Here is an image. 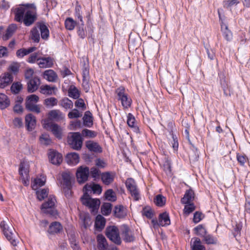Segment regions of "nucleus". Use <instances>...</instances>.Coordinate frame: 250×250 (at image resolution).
<instances>
[{"mask_svg":"<svg viewBox=\"0 0 250 250\" xmlns=\"http://www.w3.org/2000/svg\"><path fill=\"white\" fill-rule=\"evenodd\" d=\"M85 146L90 152L97 153H101L103 152L101 146L97 142L92 140L86 141Z\"/></svg>","mask_w":250,"mask_h":250,"instance_id":"obj_17","label":"nucleus"},{"mask_svg":"<svg viewBox=\"0 0 250 250\" xmlns=\"http://www.w3.org/2000/svg\"><path fill=\"white\" fill-rule=\"evenodd\" d=\"M60 105L65 109H71L73 107V104L71 100L68 98L65 97L60 101Z\"/></svg>","mask_w":250,"mask_h":250,"instance_id":"obj_57","label":"nucleus"},{"mask_svg":"<svg viewBox=\"0 0 250 250\" xmlns=\"http://www.w3.org/2000/svg\"><path fill=\"white\" fill-rule=\"evenodd\" d=\"M63 230V226L62 224L58 221H54L51 223L46 230V235L49 239L60 234Z\"/></svg>","mask_w":250,"mask_h":250,"instance_id":"obj_9","label":"nucleus"},{"mask_svg":"<svg viewBox=\"0 0 250 250\" xmlns=\"http://www.w3.org/2000/svg\"><path fill=\"white\" fill-rule=\"evenodd\" d=\"M41 92L43 94L51 95L53 90H57V87L55 86H51L48 84L42 85L41 88Z\"/></svg>","mask_w":250,"mask_h":250,"instance_id":"obj_49","label":"nucleus"},{"mask_svg":"<svg viewBox=\"0 0 250 250\" xmlns=\"http://www.w3.org/2000/svg\"><path fill=\"white\" fill-rule=\"evenodd\" d=\"M83 126L87 127H91L93 125V117L90 111H86L84 112L83 118Z\"/></svg>","mask_w":250,"mask_h":250,"instance_id":"obj_30","label":"nucleus"},{"mask_svg":"<svg viewBox=\"0 0 250 250\" xmlns=\"http://www.w3.org/2000/svg\"><path fill=\"white\" fill-rule=\"evenodd\" d=\"M194 200V192L191 189H187L184 196L181 199V203L182 204H186L189 202H192Z\"/></svg>","mask_w":250,"mask_h":250,"instance_id":"obj_29","label":"nucleus"},{"mask_svg":"<svg viewBox=\"0 0 250 250\" xmlns=\"http://www.w3.org/2000/svg\"><path fill=\"white\" fill-rule=\"evenodd\" d=\"M62 177L63 182V191L64 196L68 199L70 198L73 194L72 189L73 183L72 178L69 172H63L62 173Z\"/></svg>","mask_w":250,"mask_h":250,"instance_id":"obj_4","label":"nucleus"},{"mask_svg":"<svg viewBox=\"0 0 250 250\" xmlns=\"http://www.w3.org/2000/svg\"><path fill=\"white\" fill-rule=\"evenodd\" d=\"M93 194H100L103 190L102 187L99 184L92 182L90 188Z\"/></svg>","mask_w":250,"mask_h":250,"instance_id":"obj_64","label":"nucleus"},{"mask_svg":"<svg viewBox=\"0 0 250 250\" xmlns=\"http://www.w3.org/2000/svg\"><path fill=\"white\" fill-rule=\"evenodd\" d=\"M25 108L29 111L35 112L37 113L41 112V109L39 105L32 104H25Z\"/></svg>","mask_w":250,"mask_h":250,"instance_id":"obj_61","label":"nucleus"},{"mask_svg":"<svg viewBox=\"0 0 250 250\" xmlns=\"http://www.w3.org/2000/svg\"><path fill=\"white\" fill-rule=\"evenodd\" d=\"M239 0H227L223 2V7L227 9L231 10L233 6H235L240 3Z\"/></svg>","mask_w":250,"mask_h":250,"instance_id":"obj_54","label":"nucleus"},{"mask_svg":"<svg viewBox=\"0 0 250 250\" xmlns=\"http://www.w3.org/2000/svg\"><path fill=\"white\" fill-rule=\"evenodd\" d=\"M203 238V242L207 245H217L219 244L217 238L212 234L206 233Z\"/></svg>","mask_w":250,"mask_h":250,"instance_id":"obj_37","label":"nucleus"},{"mask_svg":"<svg viewBox=\"0 0 250 250\" xmlns=\"http://www.w3.org/2000/svg\"><path fill=\"white\" fill-rule=\"evenodd\" d=\"M0 228L3 234L6 239L10 242L13 246H17V242L15 239L13 237V233L11 231H9V227L4 221L1 222L0 224Z\"/></svg>","mask_w":250,"mask_h":250,"instance_id":"obj_13","label":"nucleus"},{"mask_svg":"<svg viewBox=\"0 0 250 250\" xmlns=\"http://www.w3.org/2000/svg\"><path fill=\"white\" fill-rule=\"evenodd\" d=\"M43 77L48 82H54L57 78V75L53 70L48 69L43 72Z\"/></svg>","mask_w":250,"mask_h":250,"instance_id":"obj_36","label":"nucleus"},{"mask_svg":"<svg viewBox=\"0 0 250 250\" xmlns=\"http://www.w3.org/2000/svg\"><path fill=\"white\" fill-rule=\"evenodd\" d=\"M81 134L82 137L83 136L85 138H93L96 137L97 133L95 131L84 128L82 130Z\"/></svg>","mask_w":250,"mask_h":250,"instance_id":"obj_59","label":"nucleus"},{"mask_svg":"<svg viewBox=\"0 0 250 250\" xmlns=\"http://www.w3.org/2000/svg\"><path fill=\"white\" fill-rule=\"evenodd\" d=\"M78 21L71 17H67L64 21L65 28L68 30H73L77 25Z\"/></svg>","mask_w":250,"mask_h":250,"instance_id":"obj_38","label":"nucleus"},{"mask_svg":"<svg viewBox=\"0 0 250 250\" xmlns=\"http://www.w3.org/2000/svg\"><path fill=\"white\" fill-rule=\"evenodd\" d=\"M24 16L20 23H23L26 26H30L32 25L37 20V8L35 10L29 9Z\"/></svg>","mask_w":250,"mask_h":250,"instance_id":"obj_10","label":"nucleus"},{"mask_svg":"<svg viewBox=\"0 0 250 250\" xmlns=\"http://www.w3.org/2000/svg\"><path fill=\"white\" fill-rule=\"evenodd\" d=\"M89 168L86 166H81L76 170V177L78 183L81 185L88 181L89 177Z\"/></svg>","mask_w":250,"mask_h":250,"instance_id":"obj_7","label":"nucleus"},{"mask_svg":"<svg viewBox=\"0 0 250 250\" xmlns=\"http://www.w3.org/2000/svg\"><path fill=\"white\" fill-rule=\"evenodd\" d=\"M141 213L143 216H145L149 219H152L155 215L154 211L149 206H146L143 207Z\"/></svg>","mask_w":250,"mask_h":250,"instance_id":"obj_39","label":"nucleus"},{"mask_svg":"<svg viewBox=\"0 0 250 250\" xmlns=\"http://www.w3.org/2000/svg\"><path fill=\"white\" fill-rule=\"evenodd\" d=\"M68 241L73 250H81L79 243L76 241L74 234L70 235V237L68 238Z\"/></svg>","mask_w":250,"mask_h":250,"instance_id":"obj_56","label":"nucleus"},{"mask_svg":"<svg viewBox=\"0 0 250 250\" xmlns=\"http://www.w3.org/2000/svg\"><path fill=\"white\" fill-rule=\"evenodd\" d=\"M100 204L101 201L99 199L92 198L87 207L90 209V211L92 214L95 215L98 212Z\"/></svg>","mask_w":250,"mask_h":250,"instance_id":"obj_26","label":"nucleus"},{"mask_svg":"<svg viewBox=\"0 0 250 250\" xmlns=\"http://www.w3.org/2000/svg\"><path fill=\"white\" fill-rule=\"evenodd\" d=\"M56 202L55 196L50 195L47 201L43 203L40 207L42 213L49 215V217L56 219L59 215V212L56 209Z\"/></svg>","mask_w":250,"mask_h":250,"instance_id":"obj_1","label":"nucleus"},{"mask_svg":"<svg viewBox=\"0 0 250 250\" xmlns=\"http://www.w3.org/2000/svg\"><path fill=\"white\" fill-rule=\"evenodd\" d=\"M193 231L195 235L203 237L208 233L206 229L203 224H200L193 229Z\"/></svg>","mask_w":250,"mask_h":250,"instance_id":"obj_51","label":"nucleus"},{"mask_svg":"<svg viewBox=\"0 0 250 250\" xmlns=\"http://www.w3.org/2000/svg\"><path fill=\"white\" fill-rule=\"evenodd\" d=\"M62 112L59 110H52L48 112V119L51 121H59L62 119Z\"/></svg>","mask_w":250,"mask_h":250,"instance_id":"obj_40","label":"nucleus"},{"mask_svg":"<svg viewBox=\"0 0 250 250\" xmlns=\"http://www.w3.org/2000/svg\"><path fill=\"white\" fill-rule=\"evenodd\" d=\"M122 234L123 236V240L125 243L133 242L135 240V237L133 235L129 234L130 230L128 226L126 224L122 225Z\"/></svg>","mask_w":250,"mask_h":250,"instance_id":"obj_20","label":"nucleus"},{"mask_svg":"<svg viewBox=\"0 0 250 250\" xmlns=\"http://www.w3.org/2000/svg\"><path fill=\"white\" fill-rule=\"evenodd\" d=\"M164 170L167 175L170 176L172 174L171 161L168 158H166L163 165Z\"/></svg>","mask_w":250,"mask_h":250,"instance_id":"obj_55","label":"nucleus"},{"mask_svg":"<svg viewBox=\"0 0 250 250\" xmlns=\"http://www.w3.org/2000/svg\"><path fill=\"white\" fill-rule=\"evenodd\" d=\"M23 88V85L20 82L13 83L10 87L11 92L15 95L18 94Z\"/></svg>","mask_w":250,"mask_h":250,"instance_id":"obj_52","label":"nucleus"},{"mask_svg":"<svg viewBox=\"0 0 250 250\" xmlns=\"http://www.w3.org/2000/svg\"><path fill=\"white\" fill-rule=\"evenodd\" d=\"M101 177L103 184L105 185H109L114 181L115 175L112 174L109 171H106L102 172Z\"/></svg>","mask_w":250,"mask_h":250,"instance_id":"obj_32","label":"nucleus"},{"mask_svg":"<svg viewBox=\"0 0 250 250\" xmlns=\"http://www.w3.org/2000/svg\"><path fill=\"white\" fill-rule=\"evenodd\" d=\"M40 79L37 76H34L27 82V91L29 93L36 92L40 84Z\"/></svg>","mask_w":250,"mask_h":250,"instance_id":"obj_14","label":"nucleus"},{"mask_svg":"<svg viewBox=\"0 0 250 250\" xmlns=\"http://www.w3.org/2000/svg\"><path fill=\"white\" fill-rule=\"evenodd\" d=\"M194 240L193 243H191V250H206L205 246L202 244V242L200 238L194 237L191 239Z\"/></svg>","mask_w":250,"mask_h":250,"instance_id":"obj_41","label":"nucleus"},{"mask_svg":"<svg viewBox=\"0 0 250 250\" xmlns=\"http://www.w3.org/2000/svg\"><path fill=\"white\" fill-rule=\"evenodd\" d=\"M75 19L78 22L84 21L83 20V12L82 11V6L78 1H76L74 13Z\"/></svg>","mask_w":250,"mask_h":250,"instance_id":"obj_35","label":"nucleus"},{"mask_svg":"<svg viewBox=\"0 0 250 250\" xmlns=\"http://www.w3.org/2000/svg\"><path fill=\"white\" fill-rule=\"evenodd\" d=\"M49 193V189L48 188H41L36 191L37 198L40 201L43 200L47 197Z\"/></svg>","mask_w":250,"mask_h":250,"instance_id":"obj_46","label":"nucleus"},{"mask_svg":"<svg viewBox=\"0 0 250 250\" xmlns=\"http://www.w3.org/2000/svg\"><path fill=\"white\" fill-rule=\"evenodd\" d=\"M17 25L16 24L12 23L7 27L5 33L2 36V39L3 41H7L9 40L16 32L17 29Z\"/></svg>","mask_w":250,"mask_h":250,"instance_id":"obj_31","label":"nucleus"},{"mask_svg":"<svg viewBox=\"0 0 250 250\" xmlns=\"http://www.w3.org/2000/svg\"><path fill=\"white\" fill-rule=\"evenodd\" d=\"M222 33L224 38L227 42H230L232 41L233 38V34L230 30H229L228 27H226L224 28V30L221 31Z\"/></svg>","mask_w":250,"mask_h":250,"instance_id":"obj_60","label":"nucleus"},{"mask_svg":"<svg viewBox=\"0 0 250 250\" xmlns=\"http://www.w3.org/2000/svg\"><path fill=\"white\" fill-rule=\"evenodd\" d=\"M77 34L80 38L84 39L87 35L84 21L79 22L76 26Z\"/></svg>","mask_w":250,"mask_h":250,"instance_id":"obj_33","label":"nucleus"},{"mask_svg":"<svg viewBox=\"0 0 250 250\" xmlns=\"http://www.w3.org/2000/svg\"><path fill=\"white\" fill-rule=\"evenodd\" d=\"M124 206L122 205L114 207L113 210L114 216L117 218H124L126 216V213L124 211Z\"/></svg>","mask_w":250,"mask_h":250,"instance_id":"obj_34","label":"nucleus"},{"mask_svg":"<svg viewBox=\"0 0 250 250\" xmlns=\"http://www.w3.org/2000/svg\"><path fill=\"white\" fill-rule=\"evenodd\" d=\"M48 157L49 162L54 165L59 166L62 161V154L55 149H49Z\"/></svg>","mask_w":250,"mask_h":250,"instance_id":"obj_11","label":"nucleus"},{"mask_svg":"<svg viewBox=\"0 0 250 250\" xmlns=\"http://www.w3.org/2000/svg\"><path fill=\"white\" fill-rule=\"evenodd\" d=\"M82 63V78H89V64L88 58L83 57L81 61Z\"/></svg>","mask_w":250,"mask_h":250,"instance_id":"obj_28","label":"nucleus"},{"mask_svg":"<svg viewBox=\"0 0 250 250\" xmlns=\"http://www.w3.org/2000/svg\"><path fill=\"white\" fill-rule=\"evenodd\" d=\"M31 38L35 43L39 42L40 36L37 27L34 26L30 31Z\"/></svg>","mask_w":250,"mask_h":250,"instance_id":"obj_53","label":"nucleus"},{"mask_svg":"<svg viewBox=\"0 0 250 250\" xmlns=\"http://www.w3.org/2000/svg\"><path fill=\"white\" fill-rule=\"evenodd\" d=\"M106 223L105 218L101 214H98L95 217L94 228L95 229L101 231L104 228Z\"/></svg>","mask_w":250,"mask_h":250,"instance_id":"obj_23","label":"nucleus"},{"mask_svg":"<svg viewBox=\"0 0 250 250\" xmlns=\"http://www.w3.org/2000/svg\"><path fill=\"white\" fill-rule=\"evenodd\" d=\"M36 25L41 32L42 39L47 40L49 37V30L46 23L43 21H40L37 22Z\"/></svg>","mask_w":250,"mask_h":250,"instance_id":"obj_16","label":"nucleus"},{"mask_svg":"<svg viewBox=\"0 0 250 250\" xmlns=\"http://www.w3.org/2000/svg\"><path fill=\"white\" fill-rule=\"evenodd\" d=\"M89 176L93 179L94 181H97L100 179L102 173L100 170L96 167H93L89 169Z\"/></svg>","mask_w":250,"mask_h":250,"instance_id":"obj_43","label":"nucleus"},{"mask_svg":"<svg viewBox=\"0 0 250 250\" xmlns=\"http://www.w3.org/2000/svg\"><path fill=\"white\" fill-rule=\"evenodd\" d=\"M29 172L28 169H25L23 165L20 164L19 168V173L22 179V183L24 186H28L29 184L30 176Z\"/></svg>","mask_w":250,"mask_h":250,"instance_id":"obj_15","label":"nucleus"},{"mask_svg":"<svg viewBox=\"0 0 250 250\" xmlns=\"http://www.w3.org/2000/svg\"><path fill=\"white\" fill-rule=\"evenodd\" d=\"M115 93L117 96V100L121 102L124 109H128L131 107L132 100L125 92V88L124 86H120L116 89Z\"/></svg>","mask_w":250,"mask_h":250,"instance_id":"obj_3","label":"nucleus"},{"mask_svg":"<svg viewBox=\"0 0 250 250\" xmlns=\"http://www.w3.org/2000/svg\"><path fill=\"white\" fill-rule=\"evenodd\" d=\"M38 61H39L38 64L40 68H50L54 64L53 59L50 56L40 57L38 58Z\"/></svg>","mask_w":250,"mask_h":250,"instance_id":"obj_18","label":"nucleus"},{"mask_svg":"<svg viewBox=\"0 0 250 250\" xmlns=\"http://www.w3.org/2000/svg\"><path fill=\"white\" fill-rule=\"evenodd\" d=\"M71 136L68 137L67 142L74 150H79L82 148L83 138L79 132H71Z\"/></svg>","mask_w":250,"mask_h":250,"instance_id":"obj_6","label":"nucleus"},{"mask_svg":"<svg viewBox=\"0 0 250 250\" xmlns=\"http://www.w3.org/2000/svg\"><path fill=\"white\" fill-rule=\"evenodd\" d=\"M29 9L35 10L36 6L34 3H24L21 4L17 7H12L11 12L14 14V20L18 22H21L26 12Z\"/></svg>","mask_w":250,"mask_h":250,"instance_id":"obj_2","label":"nucleus"},{"mask_svg":"<svg viewBox=\"0 0 250 250\" xmlns=\"http://www.w3.org/2000/svg\"><path fill=\"white\" fill-rule=\"evenodd\" d=\"M112 204L108 202H104L101 207V211L104 216H108L111 212Z\"/></svg>","mask_w":250,"mask_h":250,"instance_id":"obj_42","label":"nucleus"},{"mask_svg":"<svg viewBox=\"0 0 250 250\" xmlns=\"http://www.w3.org/2000/svg\"><path fill=\"white\" fill-rule=\"evenodd\" d=\"M205 217V215L202 212L196 211L193 214L192 221L194 223L197 224Z\"/></svg>","mask_w":250,"mask_h":250,"instance_id":"obj_62","label":"nucleus"},{"mask_svg":"<svg viewBox=\"0 0 250 250\" xmlns=\"http://www.w3.org/2000/svg\"><path fill=\"white\" fill-rule=\"evenodd\" d=\"M153 202L156 206L163 207L166 205V198L162 194H159L154 197Z\"/></svg>","mask_w":250,"mask_h":250,"instance_id":"obj_45","label":"nucleus"},{"mask_svg":"<svg viewBox=\"0 0 250 250\" xmlns=\"http://www.w3.org/2000/svg\"><path fill=\"white\" fill-rule=\"evenodd\" d=\"M92 10H86L85 11V18L86 19V27L87 28L88 34H93L94 32V26L93 24V19L91 16Z\"/></svg>","mask_w":250,"mask_h":250,"instance_id":"obj_24","label":"nucleus"},{"mask_svg":"<svg viewBox=\"0 0 250 250\" xmlns=\"http://www.w3.org/2000/svg\"><path fill=\"white\" fill-rule=\"evenodd\" d=\"M58 100L55 97L46 98L44 101V104L46 107H53L57 104Z\"/></svg>","mask_w":250,"mask_h":250,"instance_id":"obj_63","label":"nucleus"},{"mask_svg":"<svg viewBox=\"0 0 250 250\" xmlns=\"http://www.w3.org/2000/svg\"><path fill=\"white\" fill-rule=\"evenodd\" d=\"M13 81V77L12 74L8 72L5 73L2 77H0V88H5L12 83Z\"/></svg>","mask_w":250,"mask_h":250,"instance_id":"obj_25","label":"nucleus"},{"mask_svg":"<svg viewBox=\"0 0 250 250\" xmlns=\"http://www.w3.org/2000/svg\"><path fill=\"white\" fill-rule=\"evenodd\" d=\"M106 236L112 242L117 245L122 243L118 228L116 226H109L106 228L105 230Z\"/></svg>","mask_w":250,"mask_h":250,"instance_id":"obj_5","label":"nucleus"},{"mask_svg":"<svg viewBox=\"0 0 250 250\" xmlns=\"http://www.w3.org/2000/svg\"><path fill=\"white\" fill-rule=\"evenodd\" d=\"M25 123L26 129L28 131H31L36 124V117L32 113H28L25 117Z\"/></svg>","mask_w":250,"mask_h":250,"instance_id":"obj_19","label":"nucleus"},{"mask_svg":"<svg viewBox=\"0 0 250 250\" xmlns=\"http://www.w3.org/2000/svg\"><path fill=\"white\" fill-rule=\"evenodd\" d=\"M65 161L69 165H75L80 161V156L75 152L68 153L65 157Z\"/></svg>","mask_w":250,"mask_h":250,"instance_id":"obj_21","label":"nucleus"},{"mask_svg":"<svg viewBox=\"0 0 250 250\" xmlns=\"http://www.w3.org/2000/svg\"><path fill=\"white\" fill-rule=\"evenodd\" d=\"M183 204L185 205L183 213L186 216L189 215L196 209V206L193 202H189Z\"/></svg>","mask_w":250,"mask_h":250,"instance_id":"obj_48","label":"nucleus"},{"mask_svg":"<svg viewBox=\"0 0 250 250\" xmlns=\"http://www.w3.org/2000/svg\"><path fill=\"white\" fill-rule=\"evenodd\" d=\"M104 196L105 200L108 201L115 202L117 200L116 195L112 189H107L104 193Z\"/></svg>","mask_w":250,"mask_h":250,"instance_id":"obj_50","label":"nucleus"},{"mask_svg":"<svg viewBox=\"0 0 250 250\" xmlns=\"http://www.w3.org/2000/svg\"><path fill=\"white\" fill-rule=\"evenodd\" d=\"M68 96L75 100L78 99L80 96V92L74 85H71L68 90Z\"/></svg>","mask_w":250,"mask_h":250,"instance_id":"obj_44","label":"nucleus"},{"mask_svg":"<svg viewBox=\"0 0 250 250\" xmlns=\"http://www.w3.org/2000/svg\"><path fill=\"white\" fill-rule=\"evenodd\" d=\"M97 248L99 250H107L109 245L107 240L102 234H99L96 237Z\"/></svg>","mask_w":250,"mask_h":250,"instance_id":"obj_22","label":"nucleus"},{"mask_svg":"<svg viewBox=\"0 0 250 250\" xmlns=\"http://www.w3.org/2000/svg\"><path fill=\"white\" fill-rule=\"evenodd\" d=\"M47 127L50 128L51 131L54 136L58 140H61L62 138V130L58 124L55 123H45L44 125V128Z\"/></svg>","mask_w":250,"mask_h":250,"instance_id":"obj_12","label":"nucleus"},{"mask_svg":"<svg viewBox=\"0 0 250 250\" xmlns=\"http://www.w3.org/2000/svg\"><path fill=\"white\" fill-rule=\"evenodd\" d=\"M158 220L160 223H162V227H167L170 225L169 214L167 211L160 213L159 214Z\"/></svg>","mask_w":250,"mask_h":250,"instance_id":"obj_27","label":"nucleus"},{"mask_svg":"<svg viewBox=\"0 0 250 250\" xmlns=\"http://www.w3.org/2000/svg\"><path fill=\"white\" fill-rule=\"evenodd\" d=\"M218 79L221 86L229 84V82L226 78L225 73L223 71H219L218 73Z\"/></svg>","mask_w":250,"mask_h":250,"instance_id":"obj_58","label":"nucleus"},{"mask_svg":"<svg viewBox=\"0 0 250 250\" xmlns=\"http://www.w3.org/2000/svg\"><path fill=\"white\" fill-rule=\"evenodd\" d=\"M10 100L7 96L4 94H0V108L4 109L10 105Z\"/></svg>","mask_w":250,"mask_h":250,"instance_id":"obj_47","label":"nucleus"},{"mask_svg":"<svg viewBox=\"0 0 250 250\" xmlns=\"http://www.w3.org/2000/svg\"><path fill=\"white\" fill-rule=\"evenodd\" d=\"M125 185L131 195L133 197L134 200L139 201L140 199V192L134 179L132 178H128L125 182Z\"/></svg>","mask_w":250,"mask_h":250,"instance_id":"obj_8","label":"nucleus"}]
</instances>
